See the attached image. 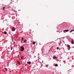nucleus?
<instances>
[{"label": "nucleus", "instance_id": "nucleus-1", "mask_svg": "<svg viewBox=\"0 0 74 74\" xmlns=\"http://www.w3.org/2000/svg\"><path fill=\"white\" fill-rule=\"evenodd\" d=\"M20 48L21 49V51H24V49H25V48L24 47L22 46H21Z\"/></svg>", "mask_w": 74, "mask_h": 74}, {"label": "nucleus", "instance_id": "nucleus-2", "mask_svg": "<svg viewBox=\"0 0 74 74\" xmlns=\"http://www.w3.org/2000/svg\"><path fill=\"white\" fill-rule=\"evenodd\" d=\"M12 31L13 32H14V31H15V28L14 27H12Z\"/></svg>", "mask_w": 74, "mask_h": 74}, {"label": "nucleus", "instance_id": "nucleus-3", "mask_svg": "<svg viewBox=\"0 0 74 74\" xmlns=\"http://www.w3.org/2000/svg\"><path fill=\"white\" fill-rule=\"evenodd\" d=\"M71 43L72 44H74V40L73 39H72Z\"/></svg>", "mask_w": 74, "mask_h": 74}, {"label": "nucleus", "instance_id": "nucleus-4", "mask_svg": "<svg viewBox=\"0 0 74 74\" xmlns=\"http://www.w3.org/2000/svg\"><path fill=\"white\" fill-rule=\"evenodd\" d=\"M53 58L54 59H58V57H56L55 56H54L53 57Z\"/></svg>", "mask_w": 74, "mask_h": 74}, {"label": "nucleus", "instance_id": "nucleus-5", "mask_svg": "<svg viewBox=\"0 0 74 74\" xmlns=\"http://www.w3.org/2000/svg\"><path fill=\"white\" fill-rule=\"evenodd\" d=\"M64 32H69V30L67 29V30H65L63 31Z\"/></svg>", "mask_w": 74, "mask_h": 74}, {"label": "nucleus", "instance_id": "nucleus-6", "mask_svg": "<svg viewBox=\"0 0 74 74\" xmlns=\"http://www.w3.org/2000/svg\"><path fill=\"white\" fill-rule=\"evenodd\" d=\"M67 46L68 47V50H70V45H68Z\"/></svg>", "mask_w": 74, "mask_h": 74}, {"label": "nucleus", "instance_id": "nucleus-7", "mask_svg": "<svg viewBox=\"0 0 74 74\" xmlns=\"http://www.w3.org/2000/svg\"><path fill=\"white\" fill-rule=\"evenodd\" d=\"M31 63V62L30 61L28 62H27V64H30Z\"/></svg>", "mask_w": 74, "mask_h": 74}, {"label": "nucleus", "instance_id": "nucleus-8", "mask_svg": "<svg viewBox=\"0 0 74 74\" xmlns=\"http://www.w3.org/2000/svg\"><path fill=\"white\" fill-rule=\"evenodd\" d=\"M55 66H56V67H57V66H58V65L57 64H56L55 65Z\"/></svg>", "mask_w": 74, "mask_h": 74}, {"label": "nucleus", "instance_id": "nucleus-9", "mask_svg": "<svg viewBox=\"0 0 74 74\" xmlns=\"http://www.w3.org/2000/svg\"><path fill=\"white\" fill-rule=\"evenodd\" d=\"M4 33L5 34H7V32L5 31L4 32Z\"/></svg>", "mask_w": 74, "mask_h": 74}, {"label": "nucleus", "instance_id": "nucleus-10", "mask_svg": "<svg viewBox=\"0 0 74 74\" xmlns=\"http://www.w3.org/2000/svg\"><path fill=\"white\" fill-rule=\"evenodd\" d=\"M26 41H27V40H26V39H25L24 41V42H25Z\"/></svg>", "mask_w": 74, "mask_h": 74}, {"label": "nucleus", "instance_id": "nucleus-11", "mask_svg": "<svg viewBox=\"0 0 74 74\" xmlns=\"http://www.w3.org/2000/svg\"><path fill=\"white\" fill-rule=\"evenodd\" d=\"M5 70H6V71H7V69L6 68H5Z\"/></svg>", "mask_w": 74, "mask_h": 74}, {"label": "nucleus", "instance_id": "nucleus-12", "mask_svg": "<svg viewBox=\"0 0 74 74\" xmlns=\"http://www.w3.org/2000/svg\"><path fill=\"white\" fill-rule=\"evenodd\" d=\"M48 65H46L45 66L46 67H47V68H48Z\"/></svg>", "mask_w": 74, "mask_h": 74}, {"label": "nucleus", "instance_id": "nucleus-13", "mask_svg": "<svg viewBox=\"0 0 74 74\" xmlns=\"http://www.w3.org/2000/svg\"><path fill=\"white\" fill-rule=\"evenodd\" d=\"M33 44H36V42H33Z\"/></svg>", "mask_w": 74, "mask_h": 74}, {"label": "nucleus", "instance_id": "nucleus-14", "mask_svg": "<svg viewBox=\"0 0 74 74\" xmlns=\"http://www.w3.org/2000/svg\"><path fill=\"white\" fill-rule=\"evenodd\" d=\"M18 64H20V62H18Z\"/></svg>", "mask_w": 74, "mask_h": 74}, {"label": "nucleus", "instance_id": "nucleus-15", "mask_svg": "<svg viewBox=\"0 0 74 74\" xmlns=\"http://www.w3.org/2000/svg\"><path fill=\"white\" fill-rule=\"evenodd\" d=\"M72 32V30H71L70 31V33H71Z\"/></svg>", "mask_w": 74, "mask_h": 74}, {"label": "nucleus", "instance_id": "nucleus-16", "mask_svg": "<svg viewBox=\"0 0 74 74\" xmlns=\"http://www.w3.org/2000/svg\"><path fill=\"white\" fill-rule=\"evenodd\" d=\"M23 38H22V39H21V40L22 41H23Z\"/></svg>", "mask_w": 74, "mask_h": 74}, {"label": "nucleus", "instance_id": "nucleus-17", "mask_svg": "<svg viewBox=\"0 0 74 74\" xmlns=\"http://www.w3.org/2000/svg\"><path fill=\"white\" fill-rule=\"evenodd\" d=\"M57 49H59V47H57Z\"/></svg>", "mask_w": 74, "mask_h": 74}, {"label": "nucleus", "instance_id": "nucleus-18", "mask_svg": "<svg viewBox=\"0 0 74 74\" xmlns=\"http://www.w3.org/2000/svg\"><path fill=\"white\" fill-rule=\"evenodd\" d=\"M5 8V7H3V8L4 9V8Z\"/></svg>", "mask_w": 74, "mask_h": 74}, {"label": "nucleus", "instance_id": "nucleus-19", "mask_svg": "<svg viewBox=\"0 0 74 74\" xmlns=\"http://www.w3.org/2000/svg\"><path fill=\"white\" fill-rule=\"evenodd\" d=\"M61 43H60V44H59V45H60V44H61Z\"/></svg>", "mask_w": 74, "mask_h": 74}, {"label": "nucleus", "instance_id": "nucleus-20", "mask_svg": "<svg viewBox=\"0 0 74 74\" xmlns=\"http://www.w3.org/2000/svg\"><path fill=\"white\" fill-rule=\"evenodd\" d=\"M21 59H23L22 58V57H21Z\"/></svg>", "mask_w": 74, "mask_h": 74}, {"label": "nucleus", "instance_id": "nucleus-21", "mask_svg": "<svg viewBox=\"0 0 74 74\" xmlns=\"http://www.w3.org/2000/svg\"><path fill=\"white\" fill-rule=\"evenodd\" d=\"M74 31V29H73V30H72V32H73V31Z\"/></svg>", "mask_w": 74, "mask_h": 74}, {"label": "nucleus", "instance_id": "nucleus-22", "mask_svg": "<svg viewBox=\"0 0 74 74\" xmlns=\"http://www.w3.org/2000/svg\"><path fill=\"white\" fill-rule=\"evenodd\" d=\"M12 48H11V50H12Z\"/></svg>", "mask_w": 74, "mask_h": 74}, {"label": "nucleus", "instance_id": "nucleus-23", "mask_svg": "<svg viewBox=\"0 0 74 74\" xmlns=\"http://www.w3.org/2000/svg\"><path fill=\"white\" fill-rule=\"evenodd\" d=\"M3 10H5L4 9H3Z\"/></svg>", "mask_w": 74, "mask_h": 74}]
</instances>
